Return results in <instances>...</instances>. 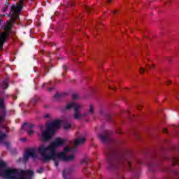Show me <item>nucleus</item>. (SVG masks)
<instances>
[{
  "instance_id": "obj_1",
  "label": "nucleus",
  "mask_w": 179,
  "mask_h": 179,
  "mask_svg": "<svg viewBox=\"0 0 179 179\" xmlns=\"http://www.w3.org/2000/svg\"><path fill=\"white\" fill-rule=\"evenodd\" d=\"M105 156L108 163V170H118V169H127L129 171L135 170L132 168V161L129 156H132V152L127 151L124 154H121L115 148H108L105 151Z\"/></svg>"
},
{
  "instance_id": "obj_2",
  "label": "nucleus",
  "mask_w": 179,
  "mask_h": 179,
  "mask_svg": "<svg viewBox=\"0 0 179 179\" xmlns=\"http://www.w3.org/2000/svg\"><path fill=\"white\" fill-rule=\"evenodd\" d=\"M0 169H6L1 176L6 179H31L34 174V172L30 170L19 171L17 169H6V162L3 161H0Z\"/></svg>"
},
{
  "instance_id": "obj_3",
  "label": "nucleus",
  "mask_w": 179,
  "mask_h": 179,
  "mask_svg": "<svg viewBox=\"0 0 179 179\" xmlns=\"http://www.w3.org/2000/svg\"><path fill=\"white\" fill-rule=\"evenodd\" d=\"M66 141L64 138H56L53 142H52L49 145L45 147L44 145H41L38 149V153H47V151H50V157L54 158V155H57V148H61L64 146Z\"/></svg>"
},
{
  "instance_id": "obj_4",
  "label": "nucleus",
  "mask_w": 179,
  "mask_h": 179,
  "mask_svg": "<svg viewBox=\"0 0 179 179\" xmlns=\"http://www.w3.org/2000/svg\"><path fill=\"white\" fill-rule=\"evenodd\" d=\"M39 128L41 131H42V138L43 141L47 142L52 138V135L55 134V130L61 128V120H54L52 122L48 123L46 131L43 130V126H40Z\"/></svg>"
},
{
  "instance_id": "obj_5",
  "label": "nucleus",
  "mask_w": 179,
  "mask_h": 179,
  "mask_svg": "<svg viewBox=\"0 0 179 179\" xmlns=\"http://www.w3.org/2000/svg\"><path fill=\"white\" fill-rule=\"evenodd\" d=\"M81 106L76 103H70L66 105V109L71 110V108H73L74 110V119L75 120H82V118H85V117H87L89 114L93 115L94 114V106L92 104L90 105V108L87 112H85L83 114H80L79 113V110L81 108Z\"/></svg>"
},
{
  "instance_id": "obj_6",
  "label": "nucleus",
  "mask_w": 179,
  "mask_h": 179,
  "mask_svg": "<svg viewBox=\"0 0 179 179\" xmlns=\"http://www.w3.org/2000/svg\"><path fill=\"white\" fill-rule=\"evenodd\" d=\"M6 104L5 103V98H0V127L2 124V122L5 121V118H6ZM8 134L6 133H2L0 131V143H2L3 141L6 138Z\"/></svg>"
},
{
  "instance_id": "obj_7",
  "label": "nucleus",
  "mask_w": 179,
  "mask_h": 179,
  "mask_svg": "<svg viewBox=\"0 0 179 179\" xmlns=\"http://www.w3.org/2000/svg\"><path fill=\"white\" fill-rule=\"evenodd\" d=\"M3 31L0 33V51L3 49V44L6 41L7 38H9L10 36V31H12V24L8 22L3 29Z\"/></svg>"
},
{
  "instance_id": "obj_8",
  "label": "nucleus",
  "mask_w": 179,
  "mask_h": 179,
  "mask_svg": "<svg viewBox=\"0 0 179 179\" xmlns=\"http://www.w3.org/2000/svg\"><path fill=\"white\" fill-rule=\"evenodd\" d=\"M72 148L65 147L63 152L57 153V159L60 162H72L75 160V155H66V153H72Z\"/></svg>"
},
{
  "instance_id": "obj_9",
  "label": "nucleus",
  "mask_w": 179,
  "mask_h": 179,
  "mask_svg": "<svg viewBox=\"0 0 179 179\" xmlns=\"http://www.w3.org/2000/svg\"><path fill=\"white\" fill-rule=\"evenodd\" d=\"M39 154L41 156V160L42 162H44V163L47 162H50V160H53V162H55V166L56 167H58V166H59V164L58 162V156L57 154H55L53 157H51V154L47 155V153L45 152H39Z\"/></svg>"
},
{
  "instance_id": "obj_10",
  "label": "nucleus",
  "mask_w": 179,
  "mask_h": 179,
  "mask_svg": "<svg viewBox=\"0 0 179 179\" xmlns=\"http://www.w3.org/2000/svg\"><path fill=\"white\" fill-rule=\"evenodd\" d=\"M22 9H23V5L13 4L11 6L10 13L8 14V16H13L14 19H17V17H19V13L22 12Z\"/></svg>"
},
{
  "instance_id": "obj_11",
  "label": "nucleus",
  "mask_w": 179,
  "mask_h": 179,
  "mask_svg": "<svg viewBox=\"0 0 179 179\" xmlns=\"http://www.w3.org/2000/svg\"><path fill=\"white\" fill-rule=\"evenodd\" d=\"M98 137L102 143H108V142H111V133L108 130L100 133L98 134Z\"/></svg>"
},
{
  "instance_id": "obj_12",
  "label": "nucleus",
  "mask_w": 179,
  "mask_h": 179,
  "mask_svg": "<svg viewBox=\"0 0 179 179\" xmlns=\"http://www.w3.org/2000/svg\"><path fill=\"white\" fill-rule=\"evenodd\" d=\"M30 157H32V159H36L37 157V155L36 154V149L29 148L25 151L24 154V162H28Z\"/></svg>"
},
{
  "instance_id": "obj_13",
  "label": "nucleus",
  "mask_w": 179,
  "mask_h": 179,
  "mask_svg": "<svg viewBox=\"0 0 179 179\" xmlns=\"http://www.w3.org/2000/svg\"><path fill=\"white\" fill-rule=\"evenodd\" d=\"M33 128H34V124H29L27 122H24L21 127L22 130H24L28 131L29 129H33Z\"/></svg>"
},
{
  "instance_id": "obj_14",
  "label": "nucleus",
  "mask_w": 179,
  "mask_h": 179,
  "mask_svg": "<svg viewBox=\"0 0 179 179\" xmlns=\"http://www.w3.org/2000/svg\"><path fill=\"white\" fill-rule=\"evenodd\" d=\"M9 78H5V80L1 83V87L3 90H6L9 87Z\"/></svg>"
},
{
  "instance_id": "obj_15",
  "label": "nucleus",
  "mask_w": 179,
  "mask_h": 179,
  "mask_svg": "<svg viewBox=\"0 0 179 179\" xmlns=\"http://www.w3.org/2000/svg\"><path fill=\"white\" fill-rule=\"evenodd\" d=\"M150 171H155L152 167H157V163H156V158L152 159V162L148 164Z\"/></svg>"
},
{
  "instance_id": "obj_16",
  "label": "nucleus",
  "mask_w": 179,
  "mask_h": 179,
  "mask_svg": "<svg viewBox=\"0 0 179 179\" xmlns=\"http://www.w3.org/2000/svg\"><path fill=\"white\" fill-rule=\"evenodd\" d=\"M84 142H86V138H78L75 141V145L76 146H78L79 145H83Z\"/></svg>"
},
{
  "instance_id": "obj_17",
  "label": "nucleus",
  "mask_w": 179,
  "mask_h": 179,
  "mask_svg": "<svg viewBox=\"0 0 179 179\" xmlns=\"http://www.w3.org/2000/svg\"><path fill=\"white\" fill-rule=\"evenodd\" d=\"M64 96H65V93L64 94L57 93L55 95L54 98L55 99V100L59 101V100H62V99H64Z\"/></svg>"
},
{
  "instance_id": "obj_18",
  "label": "nucleus",
  "mask_w": 179,
  "mask_h": 179,
  "mask_svg": "<svg viewBox=\"0 0 179 179\" xmlns=\"http://www.w3.org/2000/svg\"><path fill=\"white\" fill-rule=\"evenodd\" d=\"M73 173V168L70 167L69 168V169L67 171H63V174L65 175L66 174V176H69V174Z\"/></svg>"
},
{
  "instance_id": "obj_19",
  "label": "nucleus",
  "mask_w": 179,
  "mask_h": 179,
  "mask_svg": "<svg viewBox=\"0 0 179 179\" xmlns=\"http://www.w3.org/2000/svg\"><path fill=\"white\" fill-rule=\"evenodd\" d=\"M81 164H89V159L88 158H84L82 161H81Z\"/></svg>"
},
{
  "instance_id": "obj_20",
  "label": "nucleus",
  "mask_w": 179,
  "mask_h": 179,
  "mask_svg": "<svg viewBox=\"0 0 179 179\" xmlns=\"http://www.w3.org/2000/svg\"><path fill=\"white\" fill-rule=\"evenodd\" d=\"M44 172V166H41L38 170H36V173L38 174H42Z\"/></svg>"
},
{
  "instance_id": "obj_21",
  "label": "nucleus",
  "mask_w": 179,
  "mask_h": 179,
  "mask_svg": "<svg viewBox=\"0 0 179 179\" xmlns=\"http://www.w3.org/2000/svg\"><path fill=\"white\" fill-rule=\"evenodd\" d=\"M145 71H149V68L143 69V67L140 68V73L141 75H143L145 73Z\"/></svg>"
},
{
  "instance_id": "obj_22",
  "label": "nucleus",
  "mask_w": 179,
  "mask_h": 179,
  "mask_svg": "<svg viewBox=\"0 0 179 179\" xmlns=\"http://www.w3.org/2000/svg\"><path fill=\"white\" fill-rule=\"evenodd\" d=\"M72 127V124L71 123H66L64 124V129H69Z\"/></svg>"
},
{
  "instance_id": "obj_23",
  "label": "nucleus",
  "mask_w": 179,
  "mask_h": 179,
  "mask_svg": "<svg viewBox=\"0 0 179 179\" xmlns=\"http://www.w3.org/2000/svg\"><path fill=\"white\" fill-rule=\"evenodd\" d=\"M85 9L87 12H92V10H93V7H89L87 6H85Z\"/></svg>"
},
{
  "instance_id": "obj_24",
  "label": "nucleus",
  "mask_w": 179,
  "mask_h": 179,
  "mask_svg": "<svg viewBox=\"0 0 179 179\" xmlns=\"http://www.w3.org/2000/svg\"><path fill=\"white\" fill-rule=\"evenodd\" d=\"M4 145L8 150H10V143H9V142L6 141Z\"/></svg>"
},
{
  "instance_id": "obj_25",
  "label": "nucleus",
  "mask_w": 179,
  "mask_h": 179,
  "mask_svg": "<svg viewBox=\"0 0 179 179\" xmlns=\"http://www.w3.org/2000/svg\"><path fill=\"white\" fill-rule=\"evenodd\" d=\"M72 99L73 100H78V99H79V95H78V94H73Z\"/></svg>"
},
{
  "instance_id": "obj_26",
  "label": "nucleus",
  "mask_w": 179,
  "mask_h": 179,
  "mask_svg": "<svg viewBox=\"0 0 179 179\" xmlns=\"http://www.w3.org/2000/svg\"><path fill=\"white\" fill-rule=\"evenodd\" d=\"M105 118L106 121H110V120H111V116L110 115V114H106L105 115Z\"/></svg>"
},
{
  "instance_id": "obj_27",
  "label": "nucleus",
  "mask_w": 179,
  "mask_h": 179,
  "mask_svg": "<svg viewBox=\"0 0 179 179\" xmlns=\"http://www.w3.org/2000/svg\"><path fill=\"white\" fill-rule=\"evenodd\" d=\"M27 132L28 135H29V136L33 135V134H34V131L31 129H29V130H28Z\"/></svg>"
},
{
  "instance_id": "obj_28",
  "label": "nucleus",
  "mask_w": 179,
  "mask_h": 179,
  "mask_svg": "<svg viewBox=\"0 0 179 179\" xmlns=\"http://www.w3.org/2000/svg\"><path fill=\"white\" fill-rule=\"evenodd\" d=\"M108 88L110 89V90H117V87L114 86L113 87L111 86H108Z\"/></svg>"
},
{
  "instance_id": "obj_29",
  "label": "nucleus",
  "mask_w": 179,
  "mask_h": 179,
  "mask_svg": "<svg viewBox=\"0 0 179 179\" xmlns=\"http://www.w3.org/2000/svg\"><path fill=\"white\" fill-rule=\"evenodd\" d=\"M8 7H6V6H5V8H3L2 9V12H3V13H5V12H6V10H8Z\"/></svg>"
},
{
  "instance_id": "obj_30",
  "label": "nucleus",
  "mask_w": 179,
  "mask_h": 179,
  "mask_svg": "<svg viewBox=\"0 0 179 179\" xmlns=\"http://www.w3.org/2000/svg\"><path fill=\"white\" fill-rule=\"evenodd\" d=\"M52 90H54V87H49V88H48V92H52Z\"/></svg>"
},
{
  "instance_id": "obj_31",
  "label": "nucleus",
  "mask_w": 179,
  "mask_h": 179,
  "mask_svg": "<svg viewBox=\"0 0 179 179\" xmlns=\"http://www.w3.org/2000/svg\"><path fill=\"white\" fill-rule=\"evenodd\" d=\"M162 132L163 134H167L168 132L167 129H163Z\"/></svg>"
},
{
  "instance_id": "obj_32",
  "label": "nucleus",
  "mask_w": 179,
  "mask_h": 179,
  "mask_svg": "<svg viewBox=\"0 0 179 179\" xmlns=\"http://www.w3.org/2000/svg\"><path fill=\"white\" fill-rule=\"evenodd\" d=\"M9 5H10L9 1H7L5 4V6L7 8H9Z\"/></svg>"
},
{
  "instance_id": "obj_33",
  "label": "nucleus",
  "mask_w": 179,
  "mask_h": 179,
  "mask_svg": "<svg viewBox=\"0 0 179 179\" xmlns=\"http://www.w3.org/2000/svg\"><path fill=\"white\" fill-rule=\"evenodd\" d=\"M63 69L65 71H68V69H67L66 66H63Z\"/></svg>"
},
{
  "instance_id": "obj_34",
  "label": "nucleus",
  "mask_w": 179,
  "mask_h": 179,
  "mask_svg": "<svg viewBox=\"0 0 179 179\" xmlns=\"http://www.w3.org/2000/svg\"><path fill=\"white\" fill-rule=\"evenodd\" d=\"M136 163H138V164H143L142 161H136Z\"/></svg>"
},
{
  "instance_id": "obj_35",
  "label": "nucleus",
  "mask_w": 179,
  "mask_h": 179,
  "mask_svg": "<svg viewBox=\"0 0 179 179\" xmlns=\"http://www.w3.org/2000/svg\"><path fill=\"white\" fill-rule=\"evenodd\" d=\"M47 85H48V83H44V84L42 85V89H44V87L47 86Z\"/></svg>"
},
{
  "instance_id": "obj_36",
  "label": "nucleus",
  "mask_w": 179,
  "mask_h": 179,
  "mask_svg": "<svg viewBox=\"0 0 179 179\" xmlns=\"http://www.w3.org/2000/svg\"><path fill=\"white\" fill-rule=\"evenodd\" d=\"M141 107H142V106H141V104H138V105L137 106L138 110H141Z\"/></svg>"
},
{
  "instance_id": "obj_37",
  "label": "nucleus",
  "mask_w": 179,
  "mask_h": 179,
  "mask_svg": "<svg viewBox=\"0 0 179 179\" xmlns=\"http://www.w3.org/2000/svg\"><path fill=\"white\" fill-rule=\"evenodd\" d=\"M49 117H50V115H49V114L45 115V118H48Z\"/></svg>"
},
{
  "instance_id": "obj_38",
  "label": "nucleus",
  "mask_w": 179,
  "mask_h": 179,
  "mask_svg": "<svg viewBox=\"0 0 179 179\" xmlns=\"http://www.w3.org/2000/svg\"><path fill=\"white\" fill-rule=\"evenodd\" d=\"M106 3H111V0H107Z\"/></svg>"
},
{
  "instance_id": "obj_39",
  "label": "nucleus",
  "mask_w": 179,
  "mask_h": 179,
  "mask_svg": "<svg viewBox=\"0 0 179 179\" xmlns=\"http://www.w3.org/2000/svg\"><path fill=\"white\" fill-rule=\"evenodd\" d=\"M99 114H103V109H100Z\"/></svg>"
},
{
  "instance_id": "obj_40",
  "label": "nucleus",
  "mask_w": 179,
  "mask_h": 179,
  "mask_svg": "<svg viewBox=\"0 0 179 179\" xmlns=\"http://www.w3.org/2000/svg\"><path fill=\"white\" fill-rule=\"evenodd\" d=\"M117 134H122V131L120 130L119 131H117Z\"/></svg>"
},
{
  "instance_id": "obj_41",
  "label": "nucleus",
  "mask_w": 179,
  "mask_h": 179,
  "mask_svg": "<svg viewBox=\"0 0 179 179\" xmlns=\"http://www.w3.org/2000/svg\"><path fill=\"white\" fill-rule=\"evenodd\" d=\"M169 3H171V1L166 2V5H169Z\"/></svg>"
},
{
  "instance_id": "obj_42",
  "label": "nucleus",
  "mask_w": 179,
  "mask_h": 179,
  "mask_svg": "<svg viewBox=\"0 0 179 179\" xmlns=\"http://www.w3.org/2000/svg\"><path fill=\"white\" fill-rule=\"evenodd\" d=\"M73 3H72L71 4H69V6H73Z\"/></svg>"
},
{
  "instance_id": "obj_43",
  "label": "nucleus",
  "mask_w": 179,
  "mask_h": 179,
  "mask_svg": "<svg viewBox=\"0 0 179 179\" xmlns=\"http://www.w3.org/2000/svg\"><path fill=\"white\" fill-rule=\"evenodd\" d=\"M11 21H12V22H14V23H15V20H13V19H11Z\"/></svg>"
},
{
  "instance_id": "obj_44",
  "label": "nucleus",
  "mask_w": 179,
  "mask_h": 179,
  "mask_svg": "<svg viewBox=\"0 0 179 179\" xmlns=\"http://www.w3.org/2000/svg\"><path fill=\"white\" fill-rule=\"evenodd\" d=\"M150 68H152V69L155 68V66H154V64H153V65H152V66H151Z\"/></svg>"
},
{
  "instance_id": "obj_45",
  "label": "nucleus",
  "mask_w": 179,
  "mask_h": 179,
  "mask_svg": "<svg viewBox=\"0 0 179 179\" xmlns=\"http://www.w3.org/2000/svg\"><path fill=\"white\" fill-rule=\"evenodd\" d=\"M113 13H117V10H115V11L113 12Z\"/></svg>"
},
{
  "instance_id": "obj_46",
  "label": "nucleus",
  "mask_w": 179,
  "mask_h": 179,
  "mask_svg": "<svg viewBox=\"0 0 179 179\" xmlns=\"http://www.w3.org/2000/svg\"><path fill=\"white\" fill-rule=\"evenodd\" d=\"M62 76H65V74L64 73H62Z\"/></svg>"
},
{
  "instance_id": "obj_47",
  "label": "nucleus",
  "mask_w": 179,
  "mask_h": 179,
  "mask_svg": "<svg viewBox=\"0 0 179 179\" xmlns=\"http://www.w3.org/2000/svg\"><path fill=\"white\" fill-rule=\"evenodd\" d=\"M166 85H170V83H169V82H168V83H166Z\"/></svg>"
},
{
  "instance_id": "obj_48",
  "label": "nucleus",
  "mask_w": 179,
  "mask_h": 179,
  "mask_svg": "<svg viewBox=\"0 0 179 179\" xmlns=\"http://www.w3.org/2000/svg\"><path fill=\"white\" fill-rule=\"evenodd\" d=\"M47 57H50V55H47Z\"/></svg>"
},
{
  "instance_id": "obj_49",
  "label": "nucleus",
  "mask_w": 179,
  "mask_h": 179,
  "mask_svg": "<svg viewBox=\"0 0 179 179\" xmlns=\"http://www.w3.org/2000/svg\"><path fill=\"white\" fill-rule=\"evenodd\" d=\"M2 93H3V94L5 93V91H3Z\"/></svg>"
},
{
  "instance_id": "obj_50",
  "label": "nucleus",
  "mask_w": 179,
  "mask_h": 179,
  "mask_svg": "<svg viewBox=\"0 0 179 179\" xmlns=\"http://www.w3.org/2000/svg\"><path fill=\"white\" fill-rule=\"evenodd\" d=\"M154 156H156V153H154Z\"/></svg>"
},
{
  "instance_id": "obj_51",
  "label": "nucleus",
  "mask_w": 179,
  "mask_h": 179,
  "mask_svg": "<svg viewBox=\"0 0 179 179\" xmlns=\"http://www.w3.org/2000/svg\"><path fill=\"white\" fill-rule=\"evenodd\" d=\"M175 174H176V175H177V174H178V173H177V172H175Z\"/></svg>"
},
{
  "instance_id": "obj_52",
  "label": "nucleus",
  "mask_w": 179,
  "mask_h": 179,
  "mask_svg": "<svg viewBox=\"0 0 179 179\" xmlns=\"http://www.w3.org/2000/svg\"><path fill=\"white\" fill-rule=\"evenodd\" d=\"M0 23H1V15H0Z\"/></svg>"
},
{
  "instance_id": "obj_53",
  "label": "nucleus",
  "mask_w": 179,
  "mask_h": 179,
  "mask_svg": "<svg viewBox=\"0 0 179 179\" xmlns=\"http://www.w3.org/2000/svg\"><path fill=\"white\" fill-rule=\"evenodd\" d=\"M169 62H171V60H169Z\"/></svg>"
},
{
  "instance_id": "obj_54",
  "label": "nucleus",
  "mask_w": 179,
  "mask_h": 179,
  "mask_svg": "<svg viewBox=\"0 0 179 179\" xmlns=\"http://www.w3.org/2000/svg\"><path fill=\"white\" fill-rule=\"evenodd\" d=\"M136 177H139V176H136Z\"/></svg>"
},
{
  "instance_id": "obj_55",
  "label": "nucleus",
  "mask_w": 179,
  "mask_h": 179,
  "mask_svg": "<svg viewBox=\"0 0 179 179\" xmlns=\"http://www.w3.org/2000/svg\"><path fill=\"white\" fill-rule=\"evenodd\" d=\"M123 179H125V178H124V177H123Z\"/></svg>"
},
{
  "instance_id": "obj_56",
  "label": "nucleus",
  "mask_w": 179,
  "mask_h": 179,
  "mask_svg": "<svg viewBox=\"0 0 179 179\" xmlns=\"http://www.w3.org/2000/svg\"><path fill=\"white\" fill-rule=\"evenodd\" d=\"M45 69H47V67H45Z\"/></svg>"
}]
</instances>
